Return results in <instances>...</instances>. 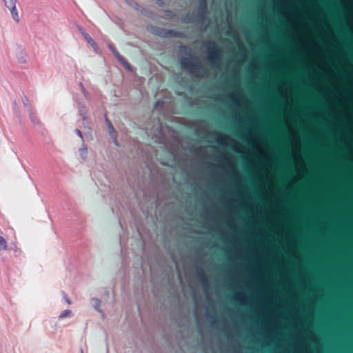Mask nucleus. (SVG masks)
<instances>
[{"label": "nucleus", "mask_w": 353, "mask_h": 353, "mask_svg": "<svg viewBox=\"0 0 353 353\" xmlns=\"http://www.w3.org/2000/svg\"><path fill=\"white\" fill-rule=\"evenodd\" d=\"M180 64L183 68L188 69L192 74H196L202 68V65L196 58L183 57L180 60Z\"/></svg>", "instance_id": "nucleus-1"}, {"label": "nucleus", "mask_w": 353, "mask_h": 353, "mask_svg": "<svg viewBox=\"0 0 353 353\" xmlns=\"http://www.w3.org/2000/svg\"><path fill=\"white\" fill-rule=\"evenodd\" d=\"M208 59L213 64H217L221 61V51L215 42L209 41L208 43Z\"/></svg>", "instance_id": "nucleus-2"}, {"label": "nucleus", "mask_w": 353, "mask_h": 353, "mask_svg": "<svg viewBox=\"0 0 353 353\" xmlns=\"http://www.w3.org/2000/svg\"><path fill=\"white\" fill-rule=\"evenodd\" d=\"M154 33L158 36L163 38H174V37H181L182 32L165 28H157L154 31Z\"/></svg>", "instance_id": "nucleus-3"}, {"label": "nucleus", "mask_w": 353, "mask_h": 353, "mask_svg": "<svg viewBox=\"0 0 353 353\" xmlns=\"http://www.w3.org/2000/svg\"><path fill=\"white\" fill-rule=\"evenodd\" d=\"M5 6L10 10L13 19L17 22H19V16L16 8L17 0H3Z\"/></svg>", "instance_id": "nucleus-4"}, {"label": "nucleus", "mask_w": 353, "mask_h": 353, "mask_svg": "<svg viewBox=\"0 0 353 353\" xmlns=\"http://www.w3.org/2000/svg\"><path fill=\"white\" fill-rule=\"evenodd\" d=\"M199 9L201 13V18L203 19L205 14L208 12V3L207 0H199Z\"/></svg>", "instance_id": "nucleus-5"}, {"label": "nucleus", "mask_w": 353, "mask_h": 353, "mask_svg": "<svg viewBox=\"0 0 353 353\" xmlns=\"http://www.w3.org/2000/svg\"><path fill=\"white\" fill-rule=\"evenodd\" d=\"M79 31L81 32L82 35L89 44H90L92 47H94L96 46L94 40L90 37V35L88 33L85 32L82 28H79Z\"/></svg>", "instance_id": "nucleus-6"}, {"label": "nucleus", "mask_w": 353, "mask_h": 353, "mask_svg": "<svg viewBox=\"0 0 353 353\" xmlns=\"http://www.w3.org/2000/svg\"><path fill=\"white\" fill-rule=\"evenodd\" d=\"M105 118H107V117H105ZM106 121H107V123L108 124V129H109V131H110V134L111 137L114 139V143L117 145H118V141H117V140L116 139L117 132L114 130L113 126H112L111 122L108 119H106Z\"/></svg>", "instance_id": "nucleus-7"}, {"label": "nucleus", "mask_w": 353, "mask_h": 353, "mask_svg": "<svg viewBox=\"0 0 353 353\" xmlns=\"http://www.w3.org/2000/svg\"><path fill=\"white\" fill-rule=\"evenodd\" d=\"M110 48L112 50V51L113 52V53L114 54V55L117 57V58L121 61V62H124L125 61V59L119 54V52L116 50L114 49V48L112 46H109Z\"/></svg>", "instance_id": "nucleus-8"}, {"label": "nucleus", "mask_w": 353, "mask_h": 353, "mask_svg": "<svg viewBox=\"0 0 353 353\" xmlns=\"http://www.w3.org/2000/svg\"><path fill=\"white\" fill-rule=\"evenodd\" d=\"M72 314L71 310H64L59 316V319H63L65 317L70 316Z\"/></svg>", "instance_id": "nucleus-9"}, {"label": "nucleus", "mask_w": 353, "mask_h": 353, "mask_svg": "<svg viewBox=\"0 0 353 353\" xmlns=\"http://www.w3.org/2000/svg\"><path fill=\"white\" fill-rule=\"evenodd\" d=\"M93 300L95 301L94 308L97 311H99V307H100V305H101V301L99 299H93Z\"/></svg>", "instance_id": "nucleus-10"}, {"label": "nucleus", "mask_w": 353, "mask_h": 353, "mask_svg": "<svg viewBox=\"0 0 353 353\" xmlns=\"http://www.w3.org/2000/svg\"><path fill=\"white\" fill-rule=\"evenodd\" d=\"M199 276L202 279L203 283L208 282L206 276L203 270L200 272Z\"/></svg>", "instance_id": "nucleus-11"}, {"label": "nucleus", "mask_w": 353, "mask_h": 353, "mask_svg": "<svg viewBox=\"0 0 353 353\" xmlns=\"http://www.w3.org/2000/svg\"><path fill=\"white\" fill-rule=\"evenodd\" d=\"M75 132H76V134H77L80 138H81V139H83V135H82V133H81V132L79 129H76V130H75Z\"/></svg>", "instance_id": "nucleus-12"}, {"label": "nucleus", "mask_w": 353, "mask_h": 353, "mask_svg": "<svg viewBox=\"0 0 353 353\" xmlns=\"http://www.w3.org/2000/svg\"><path fill=\"white\" fill-rule=\"evenodd\" d=\"M22 100H23V103H24L26 106H28V98L25 96V97L22 99Z\"/></svg>", "instance_id": "nucleus-13"}, {"label": "nucleus", "mask_w": 353, "mask_h": 353, "mask_svg": "<svg viewBox=\"0 0 353 353\" xmlns=\"http://www.w3.org/2000/svg\"><path fill=\"white\" fill-rule=\"evenodd\" d=\"M64 299L65 301V302L68 304V305H70L71 304V301L69 299V298L65 295L64 296Z\"/></svg>", "instance_id": "nucleus-14"}, {"label": "nucleus", "mask_w": 353, "mask_h": 353, "mask_svg": "<svg viewBox=\"0 0 353 353\" xmlns=\"http://www.w3.org/2000/svg\"><path fill=\"white\" fill-rule=\"evenodd\" d=\"M217 141L221 143V144H223L224 143V141H223V139H219L217 140Z\"/></svg>", "instance_id": "nucleus-15"}, {"label": "nucleus", "mask_w": 353, "mask_h": 353, "mask_svg": "<svg viewBox=\"0 0 353 353\" xmlns=\"http://www.w3.org/2000/svg\"><path fill=\"white\" fill-rule=\"evenodd\" d=\"M167 12L168 15H169V14H170L171 12H170V11H168V12Z\"/></svg>", "instance_id": "nucleus-16"}, {"label": "nucleus", "mask_w": 353, "mask_h": 353, "mask_svg": "<svg viewBox=\"0 0 353 353\" xmlns=\"http://www.w3.org/2000/svg\"><path fill=\"white\" fill-rule=\"evenodd\" d=\"M81 353H83V350H81Z\"/></svg>", "instance_id": "nucleus-17"}]
</instances>
